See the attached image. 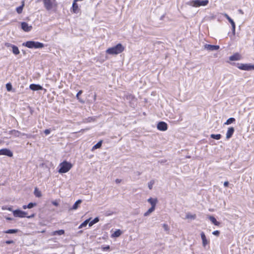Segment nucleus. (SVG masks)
<instances>
[{
  "instance_id": "nucleus-21",
  "label": "nucleus",
  "mask_w": 254,
  "mask_h": 254,
  "mask_svg": "<svg viewBox=\"0 0 254 254\" xmlns=\"http://www.w3.org/2000/svg\"><path fill=\"white\" fill-rule=\"evenodd\" d=\"M82 202V200L81 199H78L77 200L74 204L73 205L72 207L69 208V210H76L78 208L79 205Z\"/></svg>"
},
{
  "instance_id": "nucleus-4",
  "label": "nucleus",
  "mask_w": 254,
  "mask_h": 254,
  "mask_svg": "<svg viewBox=\"0 0 254 254\" xmlns=\"http://www.w3.org/2000/svg\"><path fill=\"white\" fill-rule=\"evenodd\" d=\"M60 168L59 170V173H65L69 171L72 167L71 163L64 161L59 165Z\"/></svg>"
},
{
  "instance_id": "nucleus-28",
  "label": "nucleus",
  "mask_w": 254,
  "mask_h": 254,
  "mask_svg": "<svg viewBox=\"0 0 254 254\" xmlns=\"http://www.w3.org/2000/svg\"><path fill=\"white\" fill-rule=\"evenodd\" d=\"M18 231V229H9L4 232L6 234H14Z\"/></svg>"
},
{
  "instance_id": "nucleus-5",
  "label": "nucleus",
  "mask_w": 254,
  "mask_h": 254,
  "mask_svg": "<svg viewBox=\"0 0 254 254\" xmlns=\"http://www.w3.org/2000/svg\"><path fill=\"white\" fill-rule=\"evenodd\" d=\"M13 215L14 217L19 218L27 217L28 218H33L34 217V214H32L30 216H27V213L25 211L17 209L13 211Z\"/></svg>"
},
{
  "instance_id": "nucleus-12",
  "label": "nucleus",
  "mask_w": 254,
  "mask_h": 254,
  "mask_svg": "<svg viewBox=\"0 0 254 254\" xmlns=\"http://www.w3.org/2000/svg\"><path fill=\"white\" fill-rule=\"evenodd\" d=\"M0 155H6L8 157H12L13 153L9 149L3 148L0 150Z\"/></svg>"
},
{
  "instance_id": "nucleus-1",
  "label": "nucleus",
  "mask_w": 254,
  "mask_h": 254,
  "mask_svg": "<svg viewBox=\"0 0 254 254\" xmlns=\"http://www.w3.org/2000/svg\"><path fill=\"white\" fill-rule=\"evenodd\" d=\"M125 47L121 44H118L116 46L108 48L106 53L109 55H118L123 52Z\"/></svg>"
},
{
  "instance_id": "nucleus-17",
  "label": "nucleus",
  "mask_w": 254,
  "mask_h": 254,
  "mask_svg": "<svg viewBox=\"0 0 254 254\" xmlns=\"http://www.w3.org/2000/svg\"><path fill=\"white\" fill-rule=\"evenodd\" d=\"M234 131H235V129L233 127H230L228 128V129L226 133V137L227 139H229L232 136V135L234 132Z\"/></svg>"
},
{
  "instance_id": "nucleus-7",
  "label": "nucleus",
  "mask_w": 254,
  "mask_h": 254,
  "mask_svg": "<svg viewBox=\"0 0 254 254\" xmlns=\"http://www.w3.org/2000/svg\"><path fill=\"white\" fill-rule=\"evenodd\" d=\"M44 6L48 10H51L55 6V0H43Z\"/></svg>"
},
{
  "instance_id": "nucleus-13",
  "label": "nucleus",
  "mask_w": 254,
  "mask_h": 254,
  "mask_svg": "<svg viewBox=\"0 0 254 254\" xmlns=\"http://www.w3.org/2000/svg\"><path fill=\"white\" fill-rule=\"evenodd\" d=\"M204 48L208 51H213L218 50L219 49V46L217 45H212L206 44L204 45Z\"/></svg>"
},
{
  "instance_id": "nucleus-34",
  "label": "nucleus",
  "mask_w": 254,
  "mask_h": 254,
  "mask_svg": "<svg viewBox=\"0 0 254 254\" xmlns=\"http://www.w3.org/2000/svg\"><path fill=\"white\" fill-rule=\"evenodd\" d=\"M186 218L187 219H194L196 218V215L195 214L192 215L190 213H187Z\"/></svg>"
},
{
  "instance_id": "nucleus-14",
  "label": "nucleus",
  "mask_w": 254,
  "mask_h": 254,
  "mask_svg": "<svg viewBox=\"0 0 254 254\" xmlns=\"http://www.w3.org/2000/svg\"><path fill=\"white\" fill-rule=\"evenodd\" d=\"M21 25L22 30L25 32H29L32 29V26L31 25H29L28 23L25 22H21Z\"/></svg>"
},
{
  "instance_id": "nucleus-40",
  "label": "nucleus",
  "mask_w": 254,
  "mask_h": 254,
  "mask_svg": "<svg viewBox=\"0 0 254 254\" xmlns=\"http://www.w3.org/2000/svg\"><path fill=\"white\" fill-rule=\"evenodd\" d=\"M110 246H102L101 249L103 251H107L110 250Z\"/></svg>"
},
{
  "instance_id": "nucleus-23",
  "label": "nucleus",
  "mask_w": 254,
  "mask_h": 254,
  "mask_svg": "<svg viewBox=\"0 0 254 254\" xmlns=\"http://www.w3.org/2000/svg\"><path fill=\"white\" fill-rule=\"evenodd\" d=\"M90 220V218L84 221L83 223H82L78 227L79 229H81L83 227H86L87 225V224L89 222V221Z\"/></svg>"
},
{
  "instance_id": "nucleus-10",
  "label": "nucleus",
  "mask_w": 254,
  "mask_h": 254,
  "mask_svg": "<svg viewBox=\"0 0 254 254\" xmlns=\"http://www.w3.org/2000/svg\"><path fill=\"white\" fill-rule=\"evenodd\" d=\"M200 237L202 240V245L203 247L205 248L210 243L209 240H208L203 232L200 233Z\"/></svg>"
},
{
  "instance_id": "nucleus-45",
  "label": "nucleus",
  "mask_w": 254,
  "mask_h": 254,
  "mask_svg": "<svg viewBox=\"0 0 254 254\" xmlns=\"http://www.w3.org/2000/svg\"><path fill=\"white\" fill-rule=\"evenodd\" d=\"M52 204L55 206H58L59 203L56 201H54L52 202Z\"/></svg>"
},
{
  "instance_id": "nucleus-49",
  "label": "nucleus",
  "mask_w": 254,
  "mask_h": 254,
  "mask_svg": "<svg viewBox=\"0 0 254 254\" xmlns=\"http://www.w3.org/2000/svg\"><path fill=\"white\" fill-rule=\"evenodd\" d=\"M22 208L24 209H26V208H28L27 207V205H24L22 206Z\"/></svg>"
},
{
  "instance_id": "nucleus-24",
  "label": "nucleus",
  "mask_w": 254,
  "mask_h": 254,
  "mask_svg": "<svg viewBox=\"0 0 254 254\" xmlns=\"http://www.w3.org/2000/svg\"><path fill=\"white\" fill-rule=\"evenodd\" d=\"M72 9L74 13H77L78 9V5L75 1L72 3Z\"/></svg>"
},
{
  "instance_id": "nucleus-46",
  "label": "nucleus",
  "mask_w": 254,
  "mask_h": 254,
  "mask_svg": "<svg viewBox=\"0 0 254 254\" xmlns=\"http://www.w3.org/2000/svg\"><path fill=\"white\" fill-rule=\"evenodd\" d=\"M228 185H229V182H228L226 181V182H224V186L225 187H228Z\"/></svg>"
},
{
  "instance_id": "nucleus-47",
  "label": "nucleus",
  "mask_w": 254,
  "mask_h": 254,
  "mask_svg": "<svg viewBox=\"0 0 254 254\" xmlns=\"http://www.w3.org/2000/svg\"><path fill=\"white\" fill-rule=\"evenodd\" d=\"M121 180L119 179H116V180H115V182H116L117 184H119V183H121Z\"/></svg>"
},
{
  "instance_id": "nucleus-18",
  "label": "nucleus",
  "mask_w": 254,
  "mask_h": 254,
  "mask_svg": "<svg viewBox=\"0 0 254 254\" xmlns=\"http://www.w3.org/2000/svg\"><path fill=\"white\" fill-rule=\"evenodd\" d=\"M241 59V56L238 53L234 54L229 57V60L231 61H239Z\"/></svg>"
},
{
  "instance_id": "nucleus-32",
  "label": "nucleus",
  "mask_w": 254,
  "mask_h": 254,
  "mask_svg": "<svg viewBox=\"0 0 254 254\" xmlns=\"http://www.w3.org/2000/svg\"><path fill=\"white\" fill-rule=\"evenodd\" d=\"M155 210V208L151 207L144 214V216H148L151 213L153 212Z\"/></svg>"
},
{
  "instance_id": "nucleus-38",
  "label": "nucleus",
  "mask_w": 254,
  "mask_h": 254,
  "mask_svg": "<svg viewBox=\"0 0 254 254\" xmlns=\"http://www.w3.org/2000/svg\"><path fill=\"white\" fill-rule=\"evenodd\" d=\"M6 88L8 91H10L12 90V85L10 83H8L6 84Z\"/></svg>"
},
{
  "instance_id": "nucleus-41",
  "label": "nucleus",
  "mask_w": 254,
  "mask_h": 254,
  "mask_svg": "<svg viewBox=\"0 0 254 254\" xmlns=\"http://www.w3.org/2000/svg\"><path fill=\"white\" fill-rule=\"evenodd\" d=\"M212 234L213 235L218 237L220 235V231L218 230L214 231L212 232Z\"/></svg>"
},
{
  "instance_id": "nucleus-50",
  "label": "nucleus",
  "mask_w": 254,
  "mask_h": 254,
  "mask_svg": "<svg viewBox=\"0 0 254 254\" xmlns=\"http://www.w3.org/2000/svg\"><path fill=\"white\" fill-rule=\"evenodd\" d=\"M7 219H8V220H11V219H10V218H7Z\"/></svg>"
},
{
  "instance_id": "nucleus-44",
  "label": "nucleus",
  "mask_w": 254,
  "mask_h": 254,
  "mask_svg": "<svg viewBox=\"0 0 254 254\" xmlns=\"http://www.w3.org/2000/svg\"><path fill=\"white\" fill-rule=\"evenodd\" d=\"M13 241L12 240H8L5 242V243L7 244H11L13 243Z\"/></svg>"
},
{
  "instance_id": "nucleus-35",
  "label": "nucleus",
  "mask_w": 254,
  "mask_h": 254,
  "mask_svg": "<svg viewBox=\"0 0 254 254\" xmlns=\"http://www.w3.org/2000/svg\"><path fill=\"white\" fill-rule=\"evenodd\" d=\"M23 6H24V2L23 1V4L21 5H20L19 7L16 8V11L18 13L20 14L22 12Z\"/></svg>"
},
{
  "instance_id": "nucleus-48",
  "label": "nucleus",
  "mask_w": 254,
  "mask_h": 254,
  "mask_svg": "<svg viewBox=\"0 0 254 254\" xmlns=\"http://www.w3.org/2000/svg\"><path fill=\"white\" fill-rule=\"evenodd\" d=\"M238 12H239L240 14H244V12H243V11L242 9H239V10H238Z\"/></svg>"
},
{
  "instance_id": "nucleus-9",
  "label": "nucleus",
  "mask_w": 254,
  "mask_h": 254,
  "mask_svg": "<svg viewBox=\"0 0 254 254\" xmlns=\"http://www.w3.org/2000/svg\"><path fill=\"white\" fill-rule=\"evenodd\" d=\"M224 16L229 21L232 25V30L233 35L235 34V23L233 20L226 13L224 14Z\"/></svg>"
},
{
  "instance_id": "nucleus-2",
  "label": "nucleus",
  "mask_w": 254,
  "mask_h": 254,
  "mask_svg": "<svg viewBox=\"0 0 254 254\" xmlns=\"http://www.w3.org/2000/svg\"><path fill=\"white\" fill-rule=\"evenodd\" d=\"M22 45L28 48L40 49L44 47V44L36 41H29L23 43Z\"/></svg>"
},
{
  "instance_id": "nucleus-6",
  "label": "nucleus",
  "mask_w": 254,
  "mask_h": 254,
  "mask_svg": "<svg viewBox=\"0 0 254 254\" xmlns=\"http://www.w3.org/2000/svg\"><path fill=\"white\" fill-rule=\"evenodd\" d=\"M237 66L239 69L241 70L246 71L254 70V65L250 64H244L242 63H237Z\"/></svg>"
},
{
  "instance_id": "nucleus-8",
  "label": "nucleus",
  "mask_w": 254,
  "mask_h": 254,
  "mask_svg": "<svg viewBox=\"0 0 254 254\" xmlns=\"http://www.w3.org/2000/svg\"><path fill=\"white\" fill-rule=\"evenodd\" d=\"M9 133L15 137H19L20 135H24L27 138H30L32 136L31 134L21 133L20 131L15 129L10 130L9 131Z\"/></svg>"
},
{
  "instance_id": "nucleus-36",
  "label": "nucleus",
  "mask_w": 254,
  "mask_h": 254,
  "mask_svg": "<svg viewBox=\"0 0 254 254\" xmlns=\"http://www.w3.org/2000/svg\"><path fill=\"white\" fill-rule=\"evenodd\" d=\"M154 180H151V181H150L148 184V188L150 190H151L152 189V187H153V185H154Z\"/></svg>"
},
{
  "instance_id": "nucleus-27",
  "label": "nucleus",
  "mask_w": 254,
  "mask_h": 254,
  "mask_svg": "<svg viewBox=\"0 0 254 254\" xmlns=\"http://www.w3.org/2000/svg\"><path fill=\"white\" fill-rule=\"evenodd\" d=\"M34 193L35 195L37 197H40L42 195L41 191L38 190L37 188H35Z\"/></svg>"
},
{
  "instance_id": "nucleus-22",
  "label": "nucleus",
  "mask_w": 254,
  "mask_h": 254,
  "mask_svg": "<svg viewBox=\"0 0 254 254\" xmlns=\"http://www.w3.org/2000/svg\"><path fill=\"white\" fill-rule=\"evenodd\" d=\"M64 230H60L58 231H55L52 232L51 235L55 236V235H62L64 234Z\"/></svg>"
},
{
  "instance_id": "nucleus-43",
  "label": "nucleus",
  "mask_w": 254,
  "mask_h": 254,
  "mask_svg": "<svg viewBox=\"0 0 254 254\" xmlns=\"http://www.w3.org/2000/svg\"><path fill=\"white\" fill-rule=\"evenodd\" d=\"M82 93V90H80L78 92V93H77L76 94V97L78 99H79V96L80 95H81Z\"/></svg>"
},
{
  "instance_id": "nucleus-33",
  "label": "nucleus",
  "mask_w": 254,
  "mask_h": 254,
  "mask_svg": "<svg viewBox=\"0 0 254 254\" xmlns=\"http://www.w3.org/2000/svg\"><path fill=\"white\" fill-rule=\"evenodd\" d=\"M121 233L120 230H117L112 234V236L114 237H118L121 235Z\"/></svg>"
},
{
  "instance_id": "nucleus-42",
  "label": "nucleus",
  "mask_w": 254,
  "mask_h": 254,
  "mask_svg": "<svg viewBox=\"0 0 254 254\" xmlns=\"http://www.w3.org/2000/svg\"><path fill=\"white\" fill-rule=\"evenodd\" d=\"M51 130L50 129H46L44 130V133L46 135H48L50 133Z\"/></svg>"
},
{
  "instance_id": "nucleus-30",
  "label": "nucleus",
  "mask_w": 254,
  "mask_h": 254,
  "mask_svg": "<svg viewBox=\"0 0 254 254\" xmlns=\"http://www.w3.org/2000/svg\"><path fill=\"white\" fill-rule=\"evenodd\" d=\"M96 118L95 117H88L85 120V122L87 123H90L94 122L96 120Z\"/></svg>"
},
{
  "instance_id": "nucleus-11",
  "label": "nucleus",
  "mask_w": 254,
  "mask_h": 254,
  "mask_svg": "<svg viewBox=\"0 0 254 254\" xmlns=\"http://www.w3.org/2000/svg\"><path fill=\"white\" fill-rule=\"evenodd\" d=\"M157 129L161 131H165L168 128L167 124L164 122L158 123L157 126Z\"/></svg>"
},
{
  "instance_id": "nucleus-25",
  "label": "nucleus",
  "mask_w": 254,
  "mask_h": 254,
  "mask_svg": "<svg viewBox=\"0 0 254 254\" xmlns=\"http://www.w3.org/2000/svg\"><path fill=\"white\" fill-rule=\"evenodd\" d=\"M221 135L220 134H211L210 135V137L213 138V139H216V140H219L221 138Z\"/></svg>"
},
{
  "instance_id": "nucleus-29",
  "label": "nucleus",
  "mask_w": 254,
  "mask_h": 254,
  "mask_svg": "<svg viewBox=\"0 0 254 254\" xmlns=\"http://www.w3.org/2000/svg\"><path fill=\"white\" fill-rule=\"evenodd\" d=\"M102 143V141H99L97 143H96L95 145H94L92 147V150H95L101 147Z\"/></svg>"
},
{
  "instance_id": "nucleus-26",
  "label": "nucleus",
  "mask_w": 254,
  "mask_h": 254,
  "mask_svg": "<svg viewBox=\"0 0 254 254\" xmlns=\"http://www.w3.org/2000/svg\"><path fill=\"white\" fill-rule=\"evenodd\" d=\"M99 221V219L98 217H96L93 220L90 221L89 222V226L90 227L92 226V225H93L94 224L98 222Z\"/></svg>"
},
{
  "instance_id": "nucleus-20",
  "label": "nucleus",
  "mask_w": 254,
  "mask_h": 254,
  "mask_svg": "<svg viewBox=\"0 0 254 254\" xmlns=\"http://www.w3.org/2000/svg\"><path fill=\"white\" fill-rule=\"evenodd\" d=\"M208 218L209 220L215 225L216 226H219L220 224V223L216 220L215 218L213 217V216H208Z\"/></svg>"
},
{
  "instance_id": "nucleus-3",
  "label": "nucleus",
  "mask_w": 254,
  "mask_h": 254,
  "mask_svg": "<svg viewBox=\"0 0 254 254\" xmlns=\"http://www.w3.org/2000/svg\"><path fill=\"white\" fill-rule=\"evenodd\" d=\"M208 2V0H194L187 2L186 4L193 7H199L206 5Z\"/></svg>"
},
{
  "instance_id": "nucleus-31",
  "label": "nucleus",
  "mask_w": 254,
  "mask_h": 254,
  "mask_svg": "<svg viewBox=\"0 0 254 254\" xmlns=\"http://www.w3.org/2000/svg\"><path fill=\"white\" fill-rule=\"evenodd\" d=\"M235 121V119L234 118H230L228 119L227 121L225 123V125H230Z\"/></svg>"
},
{
  "instance_id": "nucleus-39",
  "label": "nucleus",
  "mask_w": 254,
  "mask_h": 254,
  "mask_svg": "<svg viewBox=\"0 0 254 254\" xmlns=\"http://www.w3.org/2000/svg\"><path fill=\"white\" fill-rule=\"evenodd\" d=\"M163 227L164 229V230L166 232H168L170 230L169 227L167 224H163Z\"/></svg>"
},
{
  "instance_id": "nucleus-19",
  "label": "nucleus",
  "mask_w": 254,
  "mask_h": 254,
  "mask_svg": "<svg viewBox=\"0 0 254 254\" xmlns=\"http://www.w3.org/2000/svg\"><path fill=\"white\" fill-rule=\"evenodd\" d=\"M147 201L151 204V207L155 208V206L157 202V199L156 198H152L150 197L147 200Z\"/></svg>"
},
{
  "instance_id": "nucleus-15",
  "label": "nucleus",
  "mask_w": 254,
  "mask_h": 254,
  "mask_svg": "<svg viewBox=\"0 0 254 254\" xmlns=\"http://www.w3.org/2000/svg\"><path fill=\"white\" fill-rule=\"evenodd\" d=\"M5 46L7 47H11L12 48V53L15 55H17L19 54V51L18 48V47L14 45H12L10 43H6Z\"/></svg>"
},
{
  "instance_id": "nucleus-37",
  "label": "nucleus",
  "mask_w": 254,
  "mask_h": 254,
  "mask_svg": "<svg viewBox=\"0 0 254 254\" xmlns=\"http://www.w3.org/2000/svg\"><path fill=\"white\" fill-rule=\"evenodd\" d=\"M35 206H36V203L30 202V203H29L27 205V207L28 208L30 209V208H33V207H34Z\"/></svg>"
},
{
  "instance_id": "nucleus-16",
  "label": "nucleus",
  "mask_w": 254,
  "mask_h": 254,
  "mask_svg": "<svg viewBox=\"0 0 254 254\" xmlns=\"http://www.w3.org/2000/svg\"><path fill=\"white\" fill-rule=\"evenodd\" d=\"M29 88L33 91H37L43 89L42 86H41L40 85L35 84H30L29 86Z\"/></svg>"
}]
</instances>
